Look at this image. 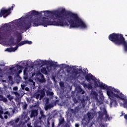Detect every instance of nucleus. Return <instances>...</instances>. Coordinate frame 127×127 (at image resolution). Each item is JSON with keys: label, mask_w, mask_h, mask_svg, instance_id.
Instances as JSON below:
<instances>
[{"label": "nucleus", "mask_w": 127, "mask_h": 127, "mask_svg": "<svg viewBox=\"0 0 127 127\" xmlns=\"http://www.w3.org/2000/svg\"><path fill=\"white\" fill-rule=\"evenodd\" d=\"M47 14H53L52 18L58 19L59 21H51L44 19H41L38 18L34 19L31 18L28 22L23 24L25 30H28L31 27V24L33 26L37 27L42 25L44 27H47L48 25H54L56 26H69V28H76V14L70 11L66 12L65 9H63L61 11H57L56 12L46 10L44 11ZM67 20V22L65 20Z\"/></svg>", "instance_id": "obj_1"}, {"label": "nucleus", "mask_w": 127, "mask_h": 127, "mask_svg": "<svg viewBox=\"0 0 127 127\" xmlns=\"http://www.w3.org/2000/svg\"><path fill=\"white\" fill-rule=\"evenodd\" d=\"M108 88L109 89H106L107 95L110 99L117 98V99H120V100H122V101H126V99H125V95L122 93H121L120 90L115 88H112V86H108Z\"/></svg>", "instance_id": "obj_2"}, {"label": "nucleus", "mask_w": 127, "mask_h": 127, "mask_svg": "<svg viewBox=\"0 0 127 127\" xmlns=\"http://www.w3.org/2000/svg\"><path fill=\"white\" fill-rule=\"evenodd\" d=\"M14 6H15V5L14 4H13L11 7H9L8 9H5L4 7L2 8L0 11V17H2V16H3V18H5V17L8 16L11 13L10 11L13 10Z\"/></svg>", "instance_id": "obj_3"}, {"label": "nucleus", "mask_w": 127, "mask_h": 127, "mask_svg": "<svg viewBox=\"0 0 127 127\" xmlns=\"http://www.w3.org/2000/svg\"><path fill=\"white\" fill-rule=\"evenodd\" d=\"M10 35H11V32L8 30L7 31L0 30V40L6 39Z\"/></svg>", "instance_id": "obj_4"}, {"label": "nucleus", "mask_w": 127, "mask_h": 127, "mask_svg": "<svg viewBox=\"0 0 127 127\" xmlns=\"http://www.w3.org/2000/svg\"><path fill=\"white\" fill-rule=\"evenodd\" d=\"M24 44H29L30 45V44H32V42L28 40H25V41H22L20 42L14 48H12V52H14V51H15L16 50H17V49H18V47L20 46H22V45H24Z\"/></svg>", "instance_id": "obj_5"}, {"label": "nucleus", "mask_w": 127, "mask_h": 127, "mask_svg": "<svg viewBox=\"0 0 127 127\" xmlns=\"http://www.w3.org/2000/svg\"><path fill=\"white\" fill-rule=\"evenodd\" d=\"M94 80H93L92 81H94V86L95 87H99L102 89V90H109V86L106 84H104V83L101 82H99V84H98V82L96 81L97 80V78L96 77H94Z\"/></svg>", "instance_id": "obj_6"}, {"label": "nucleus", "mask_w": 127, "mask_h": 127, "mask_svg": "<svg viewBox=\"0 0 127 127\" xmlns=\"http://www.w3.org/2000/svg\"><path fill=\"white\" fill-rule=\"evenodd\" d=\"M38 116V109H35L32 110L31 111V114L30 115V117L31 119H32V118H35L36 117H37Z\"/></svg>", "instance_id": "obj_7"}, {"label": "nucleus", "mask_w": 127, "mask_h": 127, "mask_svg": "<svg viewBox=\"0 0 127 127\" xmlns=\"http://www.w3.org/2000/svg\"><path fill=\"white\" fill-rule=\"evenodd\" d=\"M17 39H16V43L17 44H19V42L22 40V36H21V33L16 31Z\"/></svg>", "instance_id": "obj_8"}, {"label": "nucleus", "mask_w": 127, "mask_h": 127, "mask_svg": "<svg viewBox=\"0 0 127 127\" xmlns=\"http://www.w3.org/2000/svg\"><path fill=\"white\" fill-rule=\"evenodd\" d=\"M104 116H105V118H103V120L105 122H108V121H110L112 120V117L109 116V114H108V112H107V110H104Z\"/></svg>", "instance_id": "obj_9"}, {"label": "nucleus", "mask_w": 127, "mask_h": 127, "mask_svg": "<svg viewBox=\"0 0 127 127\" xmlns=\"http://www.w3.org/2000/svg\"><path fill=\"white\" fill-rule=\"evenodd\" d=\"M85 78L86 80V81H87L88 82L91 81V80H92L93 81V80H95V76H93V75H92V74L91 73H88L87 74H86L85 76Z\"/></svg>", "instance_id": "obj_10"}, {"label": "nucleus", "mask_w": 127, "mask_h": 127, "mask_svg": "<svg viewBox=\"0 0 127 127\" xmlns=\"http://www.w3.org/2000/svg\"><path fill=\"white\" fill-rule=\"evenodd\" d=\"M28 14L30 15V17H32L33 16H35V15H39V14H41V13H39V12L33 10L29 12Z\"/></svg>", "instance_id": "obj_11"}, {"label": "nucleus", "mask_w": 127, "mask_h": 127, "mask_svg": "<svg viewBox=\"0 0 127 127\" xmlns=\"http://www.w3.org/2000/svg\"><path fill=\"white\" fill-rule=\"evenodd\" d=\"M49 64V61L46 60H40L38 62V65H41V66H44V65H48Z\"/></svg>", "instance_id": "obj_12"}, {"label": "nucleus", "mask_w": 127, "mask_h": 127, "mask_svg": "<svg viewBox=\"0 0 127 127\" xmlns=\"http://www.w3.org/2000/svg\"><path fill=\"white\" fill-rule=\"evenodd\" d=\"M110 99H111L110 101V107L112 108L113 105L114 107H118V102H117V100H116V99H112V98Z\"/></svg>", "instance_id": "obj_13"}, {"label": "nucleus", "mask_w": 127, "mask_h": 127, "mask_svg": "<svg viewBox=\"0 0 127 127\" xmlns=\"http://www.w3.org/2000/svg\"><path fill=\"white\" fill-rule=\"evenodd\" d=\"M38 93L40 94V100H42L43 98L45 97V91L43 90H39Z\"/></svg>", "instance_id": "obj_14"}, {"label": "nucleus", "mask_w": 127, "mask_h": 127, "mask_svg": "<svg viewBox=\"0 0 127 127\" xmlns=\"http://www.w3.org/2000/svg\"><path fill=\"white\" fill-rule=\"evenodd\" d=\"M20 121V118H17L15 120L10 122L11 126L16 127V124H18V122Z\"/></svg>", "instance_id": "obj_15"}, {"label": "nucleus", "mask_w": 127, "mask_h": 127, "mask_svg": "<svg viewBox=\"0 0 127 127\" xmlns=\"http://www.w3.org/2000/svg\"><path fill=\"white\" fill-rule=\"evenodd\" d=\"M28 83L30 86H32V87H35V82L33 81V80L31 78L28 79Z\"/></svg>", "instance_id": "obj_16"}, {"label": "nucleus", "mask_w": 127, "mask_h": 127, "mask_svg": "<svg viewBox=\"0 0 127 127\" xmlns=\"http://www.w3.org/2000/svg\"><path fill=\"white\" fill-rule=\"evenodd\" d=\"M19 30L21 32H25L26 31H25V28L23 24L20 25V26L19 27Z\"/></svg>", "instance_id": "obj_17"}, {"label": "nucleus", "mask_w": 127, "mask_h": 127, "mask_svg": "<svg viewBox=\"0 0 127 127\" xmlns=\"http://www.w3.org/2000/svg\"><path fill=\"white\" fill-rule=\"evenodd\" d=\"M51 108H53V105L51 104L46 105L45 107V110L46 111H48V110L51 109Z\"/></svg>", "instance_id": "obj_18"}, {"label": "nucleus", "mask_w": 127, "mask_h": 127, "mask_svg": "<svg viewBox=\"0 0 127 127\" xmlns=\"http://www.w3.org/2000/svg\"><path fill=\"white\" fill-rule=\"evenodd\" d=\"M0 102L6 103V102H7V99H6L5 97H3V95H0Z\"/></svg>", "instance_id": "obj_19"}, {"label": "nucleus", "mask_w": 127, "mask_h": 127, "mask_svg": "<svg viewBox=\"0 0 127 127\" xmlns=\"http://www.w3.org/2000/svg\"><path fill=\"white\" fill-rule=\"evenodd\" d=\"M64 123H65V120H64V118H62L61 119H59V124H58L59 127H60V126H61V125H63V124H64Z\"/></svg>", "instance_id": "obj_20"}, {"label": "nucleus", "mask_w": 127, "mask_h": 127, "mask_svg": "<svg viewBox=\"0 0 127 127\" xmlns=\"http://www.w3.org/2000/svg\"><path fill=\"white\" fill-rule=\"evenodd\" d=\"M71 73L72 75H74V76H77L79 73L78 72V70L76 68H73L72 71H71Z\"/></svg>", "instance_id": "obj_21"}, {"label": "nucleus", "mask_w": 127, "mask_h": 127, "mask_svg": "<svg viewBox=\"0 0 127 127\" xmlns=\"http://www.w3.org/2000/svg\"><path fill=\"white\" fill-rule=\"evenodd\" d=\"M24 120L25 121V123L27 124L30 121V118H29V117H28L27 115H25L24 117Z\"/></svg>", "instance_id": "obj_22"}, {"label": "nucleus", "mask_w": 127, "mask_h": 127, "mask_svg": "<svg viewBox=\"0 0 127 127\" xmlns=\"http://www.w3.org/2000/svg\"><path fill=\"white\" fill-rule=\"evenodd\" d=\"M17 127H26V126H25V123H23L22 121H20L18 125L17 126Z\"/></svg>", "instance_id": "obj_23"}, {"label": "nucleus", "mask_w": 127, "mask_h": 127, "mask_svg": "<svg viewBox=\"0 0 127 127\" xmlns=\"http://www.w3.org/2000/svg\"><path fill=\"white\" fill-rule=\"evenodd\" d=\"M18 67H19V65H17V67H11L9 68V70L10 71H12L14 69V72H16V73L17 72V70H18Z\"/></svg>", "instance_id": "obj_24"}, {"label": "nucleus", "mask_w": 127, "mask_h": 127, "mask_svg": "<svg viewBox=\"0 0 127 127\" xmlns=\"http://www.w3.org/2000/svg\"><path fill=\"white\" fill-rule=\"evenodd\" d=\"M77 92L83 95L84 94L85 91L82 89V88L79 87L77 90Z\"/></svg>", "instance_id": "obj_25"}, {"label": "nucleus", "mask_w": 127, "mask_h": 127, "mask_svg": "<svg viewBox=\"0 0 127 127\" xmlns=\"http://www.w3.org/2000/svg\"><path fill=\"white\" fill-rule=\"evenodd\" d=\"M83 76H86L88 74V69L87 68H84L81 72Z\"/></svg>", "instance_id": "obj_26"}, {"label": "nucleus", "mask_w": 127, "mask_h": 127, "mask_svg": "<svg viewBox=\"0 0 127 127\" xmlns=\"http://www.w3.org/2000/svg\"><path fill=\"white\" fill-rule=\"evenodd\" d=\"M91 94L95 98H97V97H98V93H97L95 91H92Z\"/></svg>", "instance_id": "obj_27"}, {"label": "nucleus", "mask_w": 127, "mask_h": 127, "mask_svg": "<svg viewBox=\"0 0 127 127\" xmlns=\"http://www.w3.org/2000/svg\"><path fill=\"white\" fill-rule=\"evenodd\" d=\"M104 115H105V114H104V112L99 115V118L101 121H103V120H104V118L103 117H104Z\"/></svg>", "instance_id": "obj_28"}, {"label": "nucleus", "mask_w": 127, "mask_h": 127, "mask_svg": "<svg viewBox=\"0 0 127 127\" xmlns=\"http://www.w3.org/2000/svg\"><path fill=\"white\" fill-rule=\"evenodd\" d=\"M46 93L47 96H53V95H54V93L53 92L49 91V90L46 91Z\"/></svg>", "instance_id": "obj_29"}, {"label": "nucleus", "mask_w": 127, "mask_h": 127, "mask_svg": "<svg viewBox=\"0 0 127 127\" xmlns=\"http://www.w3.org/2000/svg\"><path fill=\"white\" fill-rule=\"evenodd\" d=\"M3 114V111L0 110V119H1V120H3V117H2V115Z\"/></svg>", "instance_id": "obj_30"}, {"label": "nucleus", "mask_w": 127, "mask_h": 127, "mask_svg": "<svg viewBox=\"0 0 127 127\" xmlns=\"http://www.w3.org/2000/svg\"><path fill=\"white\" fill-rule=\"evenodd\" d=\"M84 86L87 87V88H88V89H92V85L91 84H88L87 85L86 84H85Z\"/></svg>", "instance_id": "obj_31"}, {"label": "nucleus", "mask_w": 127, "mask_h": 127, "mask_svg": "<svg viewBox=\"0 0 127 127\" xmlns=\"http://www.w3.org/2000/svg\"><path fill=\"white\" fill-rule=\"evenodd\" d=\"M74 111L75 112H76V113H79V112L80 111V108H79V107H75V108L74 109Z\"/></svg>", "instance_id": "obj_32"}, {"label": "nucleus", "mask_w": 127, "mask_h": 127, "mask_svg": "<svg viewBox=\"0 0 127 127\" xmlns=\"http://www.w3.org/2000/svg\"><path fill=\"white\" fill-rule=\"evenodd\" d=\"M35 96L36 99H37V100H38V99H39V97H40V94L36 93Z\"/></svg>", "instance_id": "obj_33"}, {"label": "nucleus", "mask_w": 127, "mask_h": 127, "mask_svg": "<svg viewBox=\"0 0 127 127\" xmlns=\"http://www.w3.org/2000/svg\"><path fill=\"white\" fill-rule=\"evenodd\" d=\"M40 114L42 117H45V115H44V112H43V110H41L40 111Z\"/></svg>", "instance_id": "obj_34"}, {"label": "nucleus", "mask_w": 127, "mask_h": 127, "mask_svg": "<svg viewBox=\"0 0 127 127\" xmlns=\"http://www.w3.org/2000/svg\"><path fill=\"white\" fill-rule=\"evenodd\" d=\"M54 64V63L49 61V64H48V65H50V66L53 67Z\"/></svg>", "instance_id": "obj_35"}, {"label": "nucleus", "mask_w": 127, "mask_h": 127, "mask_svg": "<svg viewBox=\"0 0 127 127\" xmlns=\"http://www.w3.org/2000/svg\"><path fill=\"white\" fill-rule=\"evenodd\" d=\"M13 94H14V95H15V96H18V97H19V96H20V94H19L18 92H17V91L13 92Z\"/></svg>", "instance_id": "obj_36"}, {"label": "nucleus", "mask_w": 127, "mask_h": 127, "mask_svg": "<svg viewBox=\"0 0 127 127\" xmlns=\"http://www.w3.org/2000/svg\"><path fill=\"white\" fill-rule=\"evenodd\" d=\"M6 51L8 52H12V48H8L6 49Z\"/></svg>", "instance_id": "obj_37"}, {"label": "nucleus", "mask_w": 127, "mask_h": 127, "mask_svg": "<svg viewBox=\"0 0 127 127\" xmlns=\"http://www.w3.org/2000/svg\"><path fill=\"white\" fill-rule=\"evenodd\" d=\"M7 98H8V100H9V101H11V100H12V99H13V97H11L10 96V95H7Z\"/></svg>", "instance_id": "obj_38"}, {"label": "nucleus", "mask_w": 127, "mask_h": 127, "mask_svg": "<svg viewBox=\"0 0 127 127\" xmlns=\"http://www.w3.org/2000/svg\"><path fill=\"white\" fill-rule=\"evenodd\" d=\"M123 106L125 108H127V100L125 101L123 104Z\"/></svg>", "instance_id": "obj_39"}, {"label": "nucleus", "mask_w": 127, "mask_h": 127, "mask_svg": "<svg viewBox=\"0 0 127 127\" xmlns=\"http://www.w3.org/2000/svg\"><path fill=\"white\" fill-rule=\"evenodd\" d=\"M23 74L25 76H27L28 75V73L27 72L26 69H24L23 71Z\"/></svg>", "instance_id": "obj_40"}, {"label": "nucleus", "mask_w": 127, "mask_h": 127, "mask_svg": "<svg viewBox=\"0 0 127 127\" xmlns=\"http://www.w3.org/2000/svg\"><path fill=\"white\" fill-rule=\"evenodd\" d=\"M16 44H17V43H14V42L13 41L11 42L10 43V45H12L13 46H14V45H16Z\"/></svg>", "instance_id": "obj_41"}, {"label": "nucleus", "mask_w": 127, "mask_h": 127, "mask_svg": "<svg viewBox=\"0 0 127 127\" xmlns=\"http://www.w3.org/2000/svg\"><path fill=\"white\" fill-rule=\"evenodd\" d=\"M13 91H17V90H18V88L17 86H15L13 88Z\"/></svg>", "instance_id": "obj_42"}, {"label": "nucleus", "mask_w": 127, "mask_h": 127, "mask_svg": "<svg viewBox=\"0 0 127 127\" xmlns=\"http://www.w3.org/2000/svg\"><path fill=\"white\" fill-rule=\"evenodd\" d=\"M21 87L22 90H24V89H25V85L24 84H21Z\"/></svg>", "instance_id": "obj_43"}, {"label": "nucleus", "mask_w": 127, "mask_h": 127, "mask_svg": "<svg viewBox=\"0 0 127 127\" xmlns=\"http://www.w3.org/2000/svg\"><path fill=\"white\" fill-rule=\"evenodd\" d=\"M24 110H26L27 109V104H24L23 106Z\"/></svg>", "instance_id": "obj_44"}, {"label": "nucleus", "mask_w": 127, "mask_h": 127, "mask_svg": "<svg viewBox=\"0 0 127 127\" xmlns=\"http://www.w3.org/2000/svg\"><path fill=\"white\" fill-rule=\"evenodd\" d=\"M87 116H88V119H90L91 117H92V115H91L90 113H87Z\"/></svg>", "instance_id": "obj_45"}, {"label": "nucleus", "mask_w": 127, "mask_h": 127, "mask_svg": "<svg viewBox=\"0 0 127 127\" xmlns=\"http://www.w3.org/2000/svg\"><path fill=\"white\" fill-rule=\"evenodd\" d=\"M4 115H8V116H9V115H10V113H9L8 111H6L4 113Z\"/></svg>", "instance_id": "obj_46"}, {"label": "nucleus", "mask_w": 127, "mask_h": 127, "mask_svg": "<svg viewBox=\"0 0 127 127\" xmlns=\"http://www.w3.org/2000/svg\"><path fill=\"white\" fill-rule=\"evenodd\" d=\"M8 78L10 81H11V80H12V76L11 75H9L8 76Z\"/></svg>", "instance_id": "obj_47"}, {"label": "nucleus", "mask_w": 127, "mask_h": 127, "mask_svg": "<svg viewBox=\"0 0 127 127\" xmlns=\"http://www.w3.org/2000/svg\"><path fill=\"white\" fill-rule=\"evenodd\" d=\"M27 126L28 127H32V126H31V123H29L27 124Z\"/></svg>", "instance_id": "obj_48"}, {"label": "nucleus", "mask_w": 127, "mask_h": 127, "mask_svg": "<svg viewBox=\"0 0 127 127\" xmlns=\"http://www.w3.org/2000/svg\"><path fill=\"white\" fill-rule=\"evenodd\" d=\"M53 67H58V65L57 64V63H54Z\"/></svg>", "instance_id": "obj_49"}, {"label": "nucleus", "mask_w": 127, "mask_h": 127, "mask_svg": "<svg viewBox=\"0 0 127 127\" xmlns=\"http://www.w3.org/2000/svg\"><path fill=\"white\" fill-rule=\"evenodd\" d=\"M60 85L61 87H64V83H63V82H60Z\"/></svg>", "instance_id": "obj_50"}, {"label": "nucleus", "mask_w": 127, "mask_h": 127, "mask_svg": "<svg viewBox=\"0 0 127 127\" xmlns=\"http://www.w3.org/2000/svg\"><path fill=\"white\" fill-rule=\"evenodd\" d=\"M25 91H27V92H29V91H30L29 88H28V87H26L25 88Z\"/></svg>", "instance_id": "obj_51"}, {"label": "nucleus", "mask_w": 127, "mask_h": 127, "mask_svg": "<svg viewBox=\"0 0 127 127\" xmlns=\"http://www.w3.org/2000/svg\"><path fill=\"white\" fill-rule=\"evenodd\" d=\"M47 126L48 127H50V122L49 121H47Z\"/></svg>", "instance_id": "obj_52"}, {"label": "nucleus", "mask_w": 127, "mask_h": 127, "mask_svg": "<svg viewBox=\"0 0 127 127\" xmlns=\"http://www.w3.org/2000/svg\"><path fill=\"white\" fill-rule=\"evenodd\" d=\"M1 66H2L3 67H4L5 66V64H0V67H1Z\"/></svg>", "instance_id": "obj_53"}, {"label": "nucleus", "mask_w": 127, "mask_h": 127, "mask_svg": "<svg viewBox=\"0 0 127 127\" xmlns=\"http://www.w3.org/2000/svg\"><path fill=\"white\" fill-rule=\"evenodd\" d=\"M42 118H45L44 116H42L41 115V117H39V120H42Z\"/></svg>", "instance_id": "obj_54"}, {"label": "nucleus", "mask_w": 127, "mask_h": 127, "mask_svg": "<svg viewBox=\"0 0 127 127\" xmlns=\"http://www.w3.org/2000/svg\"><path fill=\"white\" fill-rule=\"evenodd\" d=\"M78 71L80 72V73H82L83 72V70H82V68L78 69Z\"/></svg>", "instance_id": "obj_55"}, {"label": "nucleus", "mask_w": 127, "mask_h": 127, "mask_svg": "<svg viewBox=\"0 0 127 127\" xmlns=\"http://www.w3.org/2000/svg\"><path fill=\"white\" fill-rule=\"evenodd\" d=\"M75 127H79V124H75Z\"/></svg>", "instance_id": "obj_56"}, {"label": "nucleus", "mask_w": 127, "mask_h": 127, "mask_svg": "<svg viewBox=\"0 0 127 127\" xmlns=\"http://www.w3.org/2000/svg\"><path fill=\"white\" fill-rule=\"evenodd\" d=\"M52 127H54V122L52 123Z\"/></svg>", "instance_id": "obj_57"}, {"label": "nucleus", "mask_w": 127, "mask_h": 127, "mask_svg": "<svg viewBox=\"0 0 127 127\" xmlns=\"http://www.w3.org/2000/svg\"><path fill=\"white\" fill-rule=\"evenodd\" d=\"M124 118H125V119H126V120H127V115H125Z\"/></svg>", "instance_id": "obj_58"}, {"label": "nucleus", "mask_w": 127, "mask_h": 127, "mask_svg": "<svg viewBox=\"0 0 127 127\" xmlns=\"http://www.w3.org/2000/svg\"><path fill=\"white\" fill-rule=\"evenodd\" d=\"M4 119H5L6 120V119H7V118H8L7 115H5L4 116Z\"/></svg>", "instance_id": "obj_59"}, {"label": "nucleus", "mask_w": 127, "mask_h": 127, "mask_svg": "<svg viewBox=\"0 0 127 127\" xmlns=\"http://www.w3.org/2000/svg\"><path fill=\"white\" fill-rule=\"evenodd\" d=\"M58 115V113L57 112H56L54 114V116H57Z\"/></svg>", "instance_id": "obj_60"}, {"label": "nucleus", "mask_w": 127, "mask_h": 127, "mask_svg": "<svg viewBox=\"0 0 127 127\" xmlns=\"http://www.w3.org/2000/svg\"><path fill=\"white\" fill-rule=\"evenodd\" d=\"M43 70H44V71H46V68H45V67H44L43 68Z\"/></svg>", "instance_id": "obj_61"}, {"label": "nucleus", "mask_w": 127, "mask_h": 127, "mask_svg": "<svg viewBox=\"0 0 127 127\" xmlns=\"http://www.w3.org/2000/svg\"><path fill=\"white\" fill-rule=\"evenodd\" d=\"M24 79H25V80H26V79H27V77H24Z\"/></svg>", "instance_id": "obj_62"}, {"label": "nucleus", "mask_w": 127, "mask_h": 127, "mask_svg": "<svg viewBox=\"0 0 127 127\" xmlns=\"http://www.w3.org/2000/svg\"><path fill=\"white\" fill-rule=\"evenodd\" d=\"M34 127H41L38 126H35Z\"/></svg>", "instance_id": "obj_63"}, {"label": "nucleus", "mask_w": 127, "mask_h": 127, "mask_svg": "<svg viewBox=\"0 0 127 127\" xmlns=\"http://www.w3.org/2000/svg\"><path fill=\"white\" fill-rule=\"evenodd\" d=\"M92 126H93V123H91L90 124V127H92Z\"/></svg>", "instance_id": "obj_64"}]
</instances>
